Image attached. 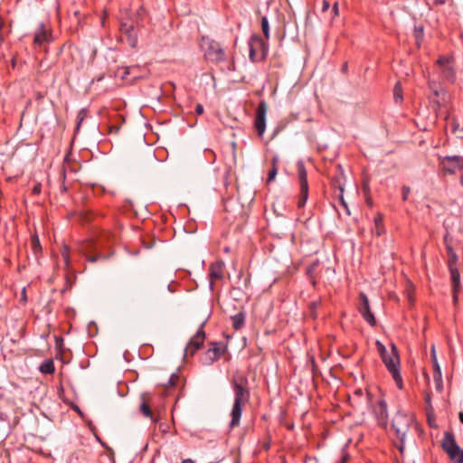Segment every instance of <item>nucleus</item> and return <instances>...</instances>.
Returning <instances> with one entry per match:
<instances>
[{"mask_svg": "<svg viewBox=\"0 0 463 463\" xmlns=\"http://www.w3.org/2000/svg\"><path fill=\"white\" fill-rule=\"evenodd\" d=\"M234 392V402L231 411L230 428L233 429L240 425L242 413V406L250 400V389L248 387V379L246 376L234 378L232 382Z\"/></svg>", "mask_w": 463, "mask_h": 463, "instance_id": "1", "label": "nucleus"}, {"mask_svg": "<svg viewBox=\"0 0 463 463\" xmlns=\"http://www.w3.org/2000/svg\"><path fill=\"white\" fill-rule=\"evenodd\" d=\"M375 345L383 363L384 364L388 372L392 374L396 386L399 389H402L403 383L402 377L401 375V364L398 348L393 343H392L391 350L388 351L384 345L379 340L376 341Z\"/></svg>", "mask_w": 463, "mask_h": 463, "instance_id": "2", "label": "nucleus"}, {"mask_svg": "<svg viewBox=\"0 0 463 463\" xmlns=\"http://www.w3.org/2000/svg\"><path fill=\"white\" fill-rule=\"evenodd\" d=\"M411 422L412 417L402 412H397L392 419V427L395 431L397 439L401 442V445L399 446V450L401 452H403L405 437L410 430Z\"/></svg>", "mask_w": 463, "mask_h": 463, "instance_id": "3", "label": "nucleus"}, {"mask_svg": "<svg viewBox=\"0 0 463 463\" xmlns=\"http://www.w3.org/2000/svg\"><path fill=\"white\" fill-rule=\"evenodd\" d=\"M440 446L453 463H463V449L457 444L452 431L444 432Z\"/></svg>", "mask_w": 463, "mask_h": 463, "instance_id": "4", "label": "nucleus"}, {"mask_svg": "<svg viewBox=\"0 0 463 463\" xmlns=\"http://www.w3.org/2000/svg\"><path fill=\"white\" fill-rule=\"evenodd\" d=\"M249 48V58L252 62L261 61L266 59L269 47L260 35L253 34L250 38Z\"/></svg>", "mask_w": 463, "mask_h": 463, "instance_id": "5", "label": "nucleus"}, {"mask_svg": "<svg viewBox=\"0 0 463 463\" xmlns=\"http://www.w3.org/2000/svg\"><path fill=\"white\" fill-rule=\"evenodd\" d=\"M203 326L204 323L201 325L195 335L190 339L184 348V357L194 356L196 351L203 346L205 340V332L203 329Z\"/></svg>", "mask_w": 463, "mask_h": 463, "instance_id": "6", "label": "nucleus"}, {"mask_svg": "<svg viewBox=\"0 0 463 463\" xmlns=\"http://www.w3.org/2000/svg\"><path fill=\"white\" fill-rule=\"evenodd\" d=\"M268 111V104L265 100H260L257 109L254 120V128L259 137H262L266 129V115Z\"/></svg>", "mask_w": 463, "mask_h": 463, "instance_id": "7", "label": "nucleus"}, {"mask_svg": "<svg viewBox=\"0 0 463 463\" xmlns=\"http://www.w3.org/2000/svg\"><path fill=\"white\" fill-rule=\"evenodd\" d=\"M212 347L209 348L202 358V364L211 365L218 361L225 353L226 347L222 343L213 342L211 344Z\"/></svg>", "mask_w": 463, "mask_h": 463, "instance_id": "8", "label": "nucleus"}, {"mask_svg": "<svg viewBox=\"0 0 463 463\" xmlns=\"http://www.w3.org/2000/svg\"><path fill=\"white\" fill-rule=\"evenodd\" d=\"M205 56L208 61L214 63H219L226 59L224 50L221 44L215 41H212L209 43L205 51Z\"/></svg>", "mask_w": 463, "mask_h": 463, "instance_id": "9", "label": "nucleus"}, {"mask_svg": "<svg viewBox=\"0 0 463 463\" xmlns=\"http://www.w3.org/2000/svg\"><path fill=\"white\" fill-rule=\"evenodd\" d=\"M359 312L362 315L363 318L372 326L376 325V319L370 309L369 299L365 293L361 292L359 294Z\"/></svg>", "mask_w": 463, "mask_h": 463, "instance_id": "10", "label": "nucleus"}, {"mask_svg": "<svg viewBox=\"0 0 463 463\" xmlns=\"http://www.w3.org/2000/svg\"><path fill=\"white\" fill-rule=\"evenodd\" d=\"M298 180H299V186H300V194L299 199L298 202V206L303 207L307 200L308 197V184H307V171L304 167V165L298 166Z\"/></svg>", "mask_w": 463, "mask_h": 463, "instance_id": "11", "label": "nucleus"}, {"mask_svg": "<svg viewBox=\"0 0 463 463\" xmlns=\"http://www.w3.org/2000/svg\"><path fill=\"white\" fill-rule=\"evenodd\" d=\"M442 170L448 174H455L463 169V157L459 156H445L441 161Z\"/></svg>", "mask_w": 463, "mask_h": 463, "instance_id": "12", "label": "nucleus"}, {"mask_svg": "<svg viewBox=\"0 0 463 463\" xmlns=\"http://www.w3.org/2000/svg\"><path fill=\"white\" fill-rule=\"evenodd\" d=\"M437 64L441 70L442 77L453 82L455 80V70L451 65L450 59L449 57L441 56L438 59Z\"/></svg>", "mask_w": 463, "mask_h": 463, "instance_id": "13", "label": "nucleus"}, {"mask_svg": "<svg viewBox=\"0 0 463 463\" xmlns=\"http://www.w3.org/2000/svg\"><path fill=\"white\" fill-rule=\"evenodd\" d=\"M52 41V33L46 28L43 24H41L35 31L33 37V44L37 47H42L45 43Z\"/></svg>", "mask_w": 463, "mask_h": 463, "instance_id": "14", "label": "nucleus"}, {"mask_svg": "<svg viewBox=\"0 0 463 463\" xmlns=\"http://www.w3.org/2000/svg\"><path fill=\"white\" fill-rule=\"evenodd\" d=\"M223 261H215L209 267L210 288H213L214 280L223 278Z\"/></svg>", "mask_w": 463, "mask_h": 463, "instance_id": "15", "label": "nucleus"}, {"mask_svg": "<svg viewBox=\"0 0 463 463\" xmlns=\"http://www.w3.org/2000/svg\"><path fill=\"white\" fill-rule=\"evenodd\" d=\"M373 412L380 422H385L388 418L387 404L381 399L373 408Z\"/></svg>", "mask_w": 463, "mask_h": 463, "instance_id": "16", "label": "nucleus"}, {"mask_svg": "<svg viewBox=\"0 0 463 463\" xmlns=\"http://www.w3.org/2000/svg\"><path fill=\"white\" fill-rule=\"evenodd\" d=\"M120 30L127 35L130 46L135 47L137 44V35L134 33V26L132 24H121Z\"/></svg>", "mask_w": 463, "mask_h": 463, "instance_id": "17", "label": "nucleus"}, {"mask_svg": "<svg viewBox=\"0 0 463 463\" xmlns=\"http://www.w3.org/2000/svg\"><path fill=\"white\" fill-rule=\"evenodd\" d=\"M449 269L450 271L452 288H460V274L456 266H453V263L449 265Z\"/></svg>", "mask_w": 463, "mask_h": 463, "instance_id": "18", "label": "nucleus"}, {"mask_svg": "<svg viewBox=\"0 0 463 463\" xmlns=\"http://www.w3.org/2000/svg\"><path fill=\"white\" fill-rule=\"evenodd\" d=\"M245 317V312L241 311L231 317L232 321V326L235 330H240L244 326Z\"/></svg>", "mask_w": 463, "mask_h": 463, "instance_id": "19", "label": "nucleus"}, {"mask_svg": "<svg viewBox=\"0 0 463 463\" xmlns=\"http://www.w3.org/2000/svg\"><path fill=\"white\" fill-rule=\"evenodd\" d=\"M39 370L42 373L52 374L55 372V366H54L53 361L52 359L44 360L41 364Z\"/></svg>", "mask_w": 463, "mask_h": 463, "instance_id": "20", "label": "nucleus"}, {"mask_svg": "<svg viewBox=\"0 0 463 463\" xmlns=\"http://www.w3.org/2000/svg\"><path fill=\"white\" fill-rule=\"evenodd\" d=\"M332 185L335 186V188H338L339 191H340V194H339V201H340V203L342 206H344L345 209L347 210V204L344 199V195H343V193H344V186L343 184H341L340 182V179L338 177H335L332 179Z\"/></svg>", "mask_w": 463, "mask_h": 463, "instance_id": "21", "label": "nucleus"}, {"mask_svg": "<svg viewBox=\"0 0 463 463\" xmlns=\"http://www.w3.org/2000/svg\"><path fill=\"white\" fill-rule=\"evenodd\" d=\"M430 354H431V360H432V363H433V367H434V370H435L434 380H437V376L440 379V377H441V371H440V367H439V364L438 360H437L436 352H435V346L434 345H432V347H431Z\"/></svg>", "mask_w": 463, "mask_h": 463, "instance_id": "22", "label": "nucleus"}, {"mask_svg": "<svg viewBox=\"0 0 463 463\" xmlns=\"http://www.w3.org/2000/svg\"><path fill=\"white\" fill-rule=\"evenodd\" d=\"M143 402L140 404L139 411L146 418L153 419V413L150 406L146 402L144 395H142Z\"/></svg>", "mask_w": 463, "mask_h": 463, "instance_id": "23", "label": "nucleus"}, {"mask_svg": "<svg viewBox=\"0 0 463 463\" xmlns=\"http://www.w3.org/2000/svg\"><path fill=\"white\" fill-rule=\"evenodd\" d=\"M319 265V261L318 260H316L314 261L312 264H310L307 268V274L308 276V278L310 279H312V284L315 286L316 285V279H315V272L317 269Z\"/></svg>", "mask_w": 463, "mask_h": 463, "instance_id": "24", "label": "nucleus"}, {"mask_svg": "<svg viewBox=\"0 0 463 463\" xmlns=\"http://www.w3.org/2000/svg\"><path fill=\"white\" fill-rule=\"evenodd\" d=\"M446 250L449 256V265L453 263V266H456L458 261V256L455 250H453L451 244H447Z\"/></svg>", "mask_w": 463, "mask_h": 463, "instance_id": "25", "label": "nucleus"}, {"mask_svg": "<svg viewBox=\"0 0 463 463\" xmlns=\"http://www.w3.org/2000/svg\"><path fill=\"white\" fill-rule=\"evenodd\" d=\"M320 306H321V299H317V300L312 301L309 304V314H310V317L313 319H316L317 317V310L318 309V307Z\"/></svg>", "mask_w": 463, "mask_h": 463, "instance_id": "26", "label": "nucleus"}, {"mask_svg": "<svg viewBox=\"0 0 463 463\" xmlns=\"http://www.w3.org/2000/svg\"><path fill=\"white\" fill-rule=\"evenodd\" d=\"M261 30H262V33H263L266 40H269V25L268 18L266 16H262L261 17Z\"/></svg>", "mask_w": 463, "mask_h": 463, "instance_id": "27", "label": "nucleus"}, {"mask_svg": "<svg viewBox=\"0 0 463 463\" xmlns=\"http://www.w3.org/2000/svg\"><path fill=\"white\" fill-rule=\"evenodd\" d=\"M31 244H32L33 250L35 254H37L39 251H41L42 247L40 244L39 238L36 234L32 236Z\"/></svg>", "mask_w": 463, "mask_h": 463, "instance_id": "28", "label": "nucleus"}, {"mask_svg": "<svg viewBox=\"0 0 463 463\" xmlns=\"http://www.w3.org/2000/svg\"><path fill=\"white\" fill-rule=\"evenodd\" d=\"M393 98L395 102H401L402 100V90L400 83H397L393 90Z\"/></svg>", "mask_w": 463, "mask_h": 463, "instance_id": "29", "label": "nucleus"}, {"mask_svg": "<svg viewBox=\"0 0 463 463\" xmlns=\"http://www.w3.org/2000/svg\"><path fill=\"white\" fill-rule=\"evenodd\" d=\"M276 162H277V159L273 158V160H272V168L269 172L268 178H267V182L268 183L273 181L275 179L276 175H277L278 169H277V166H276Z\"/></svg>", "mask_w": 463, "mask_h": 463, "instance_id": "30", "label": "nucleus"}, {"mask_svg": "<svg viewBox=\"0 0 463 463\" xmlns=\"http://www.w3.org/2000/svg\"><path fill=\"white\" fill-rule=\"evenodd\" d=\"M106 259V256L101 253H97L94 255L86 254V260L90 262H96L99 260Z\"/></svg>", "mask_w": 463, "mask_h": 463, "instance_id": "31", "label": "nucleus"}, {"mask_svg": "<svg viewBox=\"0 0 463 463\" xmlns=\"http://www.w3.org/2000/svg\"><path fill=\"white\" fill-rule=\"evenodd\" d=\"M61 257L67 266H69L70 263V255H69V250L67 247H64V249L61 251Z\"/></svg>", "mask_w": 463, "mask_h": 463, "instance_id": "32", "label": "nucleus"}, {"mask_svg": "<svg viewBox=\"0 0 463 463\" xmlns=\"http://www.w3.org/2000/svg\"><path fill=\"white\" fill-rule=\"evenodd\" d=\"M402 200L407 201L408 196L411 193V188L409 186L403 185L402 188Z\"/></svg>", "mask_w": 463, "mask_h": 463, "instance_id": "33", "label": "nucleus"}, {"mask_svg": "<svg viewBox=\"0 0 463 463\" xmlns=\"http://www.w3.org/2000/svg\"><path fill=\"white\" fill-rule=\"evenodd\" d=\"M331 13L333 14V17H335L339 14V8H338L337 2L334 3Z\"/></svg>", "mask_w": 463, "mask_h": 463, "instance_id": "34", "label": "nucleus"}, {"mask_svg": "<svg viewBox=\"0 0 463 463\" xmlns=\"http://www.w3.org/2000/svg\"><path fill=\"white\" fill-rule=\"evenodd\" d=\"M86 115V112L84 111V109H81L79 114H78V128L80 127V125L81 124L82 120L84 119V117Z\"/></svg>", "mask_w": 463, "mask_h": 463, "instance_id": "35", "label": "nucleus"}, {"mask_svg": "<svg viewBox=\"0 0 463 463\" xmlns=\"http://www.w3.org/2000/svg\"><path fill=\"white\" fill-rule=\"evenodd\" d=\"M175 379H177V376L175 374H172L171 377L168 380L166 387H168V386H175Z\"/></svg>", "mask_w": 463, "mask_h": 463, "instance_id": "36", "label": "nucleus"}, {"mask_svg": "<svg viewBox=\"0 0 463 463\" xmlns=\"http://www.w3.org/2000/svg\"><path fill=\"white\" fill-rule=\"evenodd\" d=\"M195 113L197 115H202L203 113V106L202 104L198 103L195 106Z\"/></svg>", "mask_w": 463, "mask_h": 463, "instance_id": "37", "label": "nucleus"}, {"mask_svg": "<svg viewBox=\"0 0 463 463\" xmlns=\"http://www.w3.org/2000/svg\"><path fill=\"white\" fill-rule=\"evenodd\" d=\"M330 7V3L327 0H323L322 12H326Z\"/></svg>", "mask_w": 463, "mask_h": 463, "instance_id": "38", "label": "nucleus"}, {"mask_svg": "<svg viewBox=\"0 0 463 463\" xmlns=\"http://www.w3.org/2000/svg\"><path fill=\"white\" fill-rule=\"evenodd\" d=\"M460 288H453V302L456 304L458 302V295Z\"/></svg>", "mask_w": 463, "mask_h": 463, "instance_id": "39", "label": "nucleus"}, {"mask_svg": "<svg viewBox=\"0 0 463 463\" xmlns=\"http://www.w3.org/2000/svg\"><path fill=\"white\" fill-rule=\"evenodd\" d=\"M33 193L34 194H40V193H41V184H35V185L33 186Z\"/></svg>", "mask_w": 463, "mask_h": 463, "instance_id": "40", "label": "nucleus"}, {"mask_svg": "<svg viewBox=\"0 0 463 463\" xmlns=\"http://www.w3.org/2000/svg\"><path fill=\"white\" fill-rule=\"evenodd\" d=\"M436 383H437V389L441 391L442 390V380L437 376V380H435Z\"/></svg>", "mask_w": 463, "mask_h": 463, "instance_id": "41", "label": "nucleus"}, {"mask_svg": "<svg viewBox=\"0 0 463 463\" xmlns=\"http://www.w3.org/2000/svg\"><path fill=\"white\" fill-rule=\"evenodd\" d=\"M118 131H119V127H118V126L109 127L110 133H118Z\"/></svg>", "mask_w": 463, "mask_h": 463, "instance_id": "42", "label": "nucleus"}, {"mask_svg": "<svg viewBox=\"0 0 463 463\" xmlns=\"http://www.w3.org/2000/svg\"><path fill=\"white\" fill-rule=\"evenodd\" d=\"M363 394H364V391L362 389H357V390H355L354 392V396H359L360 397V396H363Z\"/></svg>", "mask_w": 463, "mask_h": 463, "instance_id": "43", "label": "nucleus"}, {"mask_svg": "<svg viewBox=\"0 0 463 463\" xmlns=\"http://www.w3.org/2000/svg\"><path fill=\"white\" fill-rule=\"evenodd\" d=\"M62 337L61 336H55V342H56V345L57 346H60L61 344H62Z\"/></svg>", "mask_w": 463, "mask_h": 463, "instance_id": "44", "label": "nucleus"}, {"mask_svg": "<svg viewBox=\"0 0 463 463\" xmlns=\"http://www.w3.org/2000/svg\"><path fill=\"white\" fill-rule=\"evenodd\" d=\"M450 241L451 240L449 238V233L447 232L444 236V242H445V245L447 246V244H450Z\"/></svg>", "mask_w": 463, "mask_h": 463, "instance_id": "45", "label": "nucleus"}, {"mask_svg": "<svg viewBox=\"0 0 463 463\" xmlns=\"http://www.w3.org/2000/svg\"><path fill=\"white\" fill-rule=\"evenodd\" d=\"M381 224H382V218L381 217L375 218V225H376V227L380 226Z\"/></svg>", "mask_w": 463, "mask_h": 463, "instance_id": "46", "label": "nucleus"}, {"mask_svg": "<svg viewBox=\"0 0 463 463\" xmlns=\"http://www.w3.org/2000/svg\"><path fill=\"white\" fill-rule=\"evenodd\" d=\"M448 0H434V3L436 5H444L447 3Z\"/></svg>", "mask_w": 463, "mask_h": 463, "instance_id": "47", "label": "nucleus"}, {"mask_svg": "<svg viewBox=\"0 0 463 463\" xmlns=\"http://www.w3.org/2000/svg\"><path fill=\"white\" fill-rule=\"evenodd\" d=\"M348 460V455L343 456L339 463H346Z\"/></svg>", "mask_w": 463, "mask_h": 463, "instance_id": "48", "label": "nucleus"}, {"mask_svg": "<svg viewBox=\"0 0 463 463\" xmlns=\"http://www.w3.org/2000/svg\"><path fill=\"white\" fill-rule=\"evenodd\" d=\"M347 67H348V66H347V62H345V63L343 64V66H342L341 71H342L343 72H346V71H347Z\"/></svg>", "mask_w": 463, "mask_h": 463, "instance_id": "49", "label": "nucleus"}, {"mask_svg": "<svg viewBox=\"0 0 463 463\" xmlns=\"http://www.w3.org/2000/svg\"><path fill=\"white\" fill-rule=\"evenodd\" d=\"M452 128H453V131L456 132L457 129L458 128V124H456L455 122H453Z\"/></svg>", "mask_w": 463, "mask_h": 463, "instance_id": "50", "label": "nucleus"}, {"mask_svg": "<svg viewBox=\"0 0 463 463\" xmlns=\"http://www.w3.org/2000/svg\"><path fill=\"white\" fill-rule=\"evenodd\" d=\"M458 418L461 423H463V411H460L458 414Z\"/></svg>", "mask_w": 463, "mask_h": 463, "instance_id": "51", "label": "nucleus"}, {"mask_svg": "<svg viewBox=\"0 0 463 463\" xmlns=\"http://www.w3.org/2000/svg\"><path fill=\"white\" fill-rule=\"evenodd\" d=\"M181 463H194V461L192 459H184Z\"/></svg>", "mask_w": 463, "mask_h": 463, "instance_id": "52", "label": "nucleus"}, {"mask_svg": "<svg viewBox=\"0 0 463 463\" xmlns=\"http://www.w3.org/2000/svg\"><path fill=\"white\" fill-rule=\"evenodd\" d=\"M89 246H90V247H92V246H94V245H93V243H92V242H87V244H86V246H85L84 250H88V247H89Z\"/></svg>", "mask_w": 463, "mask_h": 463, "instance_id": "53", "label": "nucleus"}, {"mask_svg": "<svg viewBox=\"0 0 463 463\" xmlns=\"http://www.w3.org/2000/svg\"><path fill=\"white\" fill-rule=\"evenodd\" d=\"M376 234H377L378 236H380V235H381V231H380V229H379V226H378V227H376Z\"/></svg>", "mask_w": 463, "mask_h": 463, "instance_id": "54", "label": "nucleus"}, {"mask_svg": "<svg viewBox=\"0 0 463 463\" xmlns=\"http://www.w3.org/2000/svg\"><path fill=\"white\" fill-rule=\"evenodd\" d=\"M434 95L438 97L439 95V92L438 90H435Z\"/></svg>", "mask_w": 463, "mask_h": 463, "instance_id": "55", "label": "nucleus"}, {"mask_svg": "<svg viewBox=\"0 0 463 463\" xmlns=\"http://www.w3.org/2000/svg\"><path fill=\"white\" fill-rule=\"evenodd\" d=\"M460 184L463 186V176L460 179Z\"/></svg>", "mask_w": 463, "mask_h": 463, "instance_id": "56", "label": "nucleus"}]
</instances>
